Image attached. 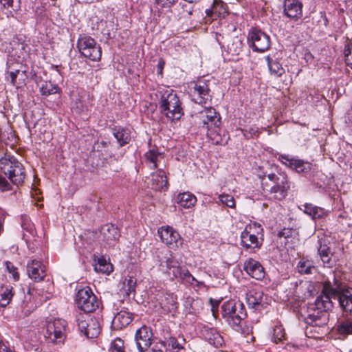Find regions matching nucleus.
Listing matches in <instances>:
<instances>
[{
    "instance_id": "obj_1",
    "label": "nucleus",
    "mask_w": 352,
    "mask_h": 352,
    "mask_svg": "<svg viewBox=\"0 0 352 352\" xmlns=\"http://www.w3.org/2000/svg\"><path fill=\"white\" fill-rule=\"evenodd\" d=\"M332 299L338 300L344 311L352 313V288H346L334 277L332 283L327 280L324 283L320 295L309 305L306 323L317 327L325 325L329 319L327 311L333 307Z\"/></svg>"
},
{
    "instance_id": "obj_2",
    "label": "nucleus",
    "mask_w": 352,
    "mask_h": 352,
    "mask_svg": "<svg viewBox=\"0 0 352 352\" xmlns=\"http://www.w3.org/2000/svg\"><path fill=\"white\" fill-rule=\"evenodd\" d=\"M25 174L23 164L14 157H3L0 160V192H4L18 187L25 179Z\"/></svg>"
},
{
    "instance_id": "obj_3",
    "label": "nucleus",
    "mask_w": 352,
    "mask_h": 352,
    "mask_svg": "<svg viewBox=\"0 0 352 352\" xmlns=\"http://www.w3.org/2000/svg\"><path fill=\"white\" fill-rule=\"evenodd\" d=\"M221 314L232 329L238 332L242 331L243 320L247 316L242 302L234 300L224 302L221 305Z\"/></svg>"
},
{
    "instance_id": "obj_4",
    "label": "nucleus",
    "mask_w": 352,
    "mask_h": 352,
    "mask_svg": "<svg viewBox=\"0 0 352 352\" xmlns=\"http://www.w3.org/2000/svg\"><path fill=\"white\" fill-rule=\"evenodd\" d=\"M159 109L162 114L171 120H178L184 115L179 99L173 90H167L162 94Z\"/></svg>"
},
{
    "instance_id": "obj_5",
    "label": "nucleus",
    "mask_w": 352,
    "mask_h": 352,
    "mask_svg": "<svg viewBox=\"0 0 352 352\" xmlns=\"http://www.w3.org/2000/svg\"><path fill=\"white\" fill-rule=\"evenodd\" d=\"M263 228L254 223L247 225L241 234V245L246 250L260 248L263 241Z\"/></svg>"
},
{
    "instance_id": "obj_6",
    "label": "nucleus",
    "mask_w": 352,
    "mask_h": 352,
    "mask_svg": "<svg viewBox=\"0 0 352 352\" xmlns=\"http://www.w3.org/2000/svg\"><path fill=\"white\" fill-rule=\"evenodd\" d=\"M77 47L82 56L92 61H98L101 58V47L90 36L85 34H80Z\"/></svg>"
},
{
    "instance_id": "obj_7",
    "label": "nucleus",
    "mask_w": 352,
    "mask_h": 352,
    "mask_svg": "<svg viewBox=\"0 0 352 352\" xmlns=\"http://www.w3.org/2000/svg\"><path fill=\"white\" fill-rule=\"evenodd\" d=\"M267 177L273 183V185L268 190L270 199L280 201L285 198L289 189L287 176L285 174L278 175L274 173H270Z\"/></svg>"
},
{
    "instance_id": "obj_8",
    "label": "nucleus",
    "mask_w": 352,
    "mask_h": 352,
    "mask_svg": "<svg viewBox=\"0 0 352 352\" xmlns=\"http://www.w3.org/2000/svg\"><path fill=\"white\" fill-rule=\"evenodd\" d=\"M77 307L86 313H91L99 307V301L89 287L78 290L76 296Z\"/></svg>"
},
{
    "instance_id": "obj_9",
    "label": "nucleus",
    "mask_w": 352,
    "mask_h": 352,
    "mask_svg": "<svg viewBox=\"0 0 352 352\" xmlns=\"http://www.w3.org/2000/svg\"><path fill=\"white\" fill-rule=\"evenodd\" d=\"M165 259L164 261L161 262L160 267L163 268L164 267V263H165L167 273L172 274L174 277L180 278L189 283L192 284L193 282H196L197 285L199 284L188 270L179 265L178 262L173 258L170 254L166 255Z\"/></svg>"
},
{
    "instance_id": "obj_10",
    "label": "nucleus",
    "mask_w": 352,
    "mask_h": 352,
    "mask_svg": "<svg viewBox=\"0 0 352 352\" xmlns=\"http://www.w3.org/2000/svg\"><path fill=\"white\" fill-rule=\"evenodd\" d=\"M79 331L89 339L96 338L100 333V324L98 318L89 315H80L78 319Z\"/></svg>"
},
{
    "instance_id": "obj_11",
    "label": "nucleus",
    "mask_w": 352,
    "mask_h": 352,
    "mask_svg": "<svg viewBox=\"0 0 352 352\" xmlns=\"http://www.w3.org/2000/svg\"><path fill=\"white\" fill-rule=\"evenodd\" d=\"M248 40L250 46L254 52H264L271 45L270 36L256 28H252L250 30Z\"/></svg>"
},
{
    "instance_id": "obj_12",
    "label": "nucleus",
    "mask_w": 352,
    "mask_h": 352,
    "mask_svg": "<svg viewBox=\"0 0 352 352\" xmlns=\"http://www.w3.org/2000/svg\"><path fill=\"white\" fill-rule=\"evenodd\" d=\"M66 321L62 319L48 322L44 334L45 338L56 344L63 342L66 337Z\"/></svg>"
},
{
    "instance_id": "obj_13",
    "label": "nucleus",
    "mask_w": 352,
    "mask_h": 352,
    "mask_svg": "<svg viewBox=\"0 0 352 352\" xmlns=\"http://www.w3.org/2000/svg\"><path fill=\"white\" fill-rule=\"evenodd\" d=\"M318 253L324 267L331 268L335 266L341 258L342 249H339L338 252H333L331 248L326 243V241L323 239L318 240Z\"/></svg>"
},
{
    "instance_id": "obj_14",
    "label": "nucleus",
    "mask_w": 352,
    "mask_h": 352,
    "mask_svg": "<svg viewBox=\"0 0 352 352\" xmlns=\"http://www.w3.org/2000/svg\"><path fill=\"white\" fill-rule=\"evenodd\" d=\"M192 96V100L200 104H206L211 100L210 89L206 80H199L194 84Z\"/></svg>"
},
{
    "instance_id": "obj_15",
    "label": "nucleus",
    "mask_w": 352,
    "mask_h": 352,
    "mask_svg": "<svg viewBox=\"0 0 352 352\" xmlns=\"http://www.w3.org/2000/svg\"><path fill=\"white\" fill-rule=\"evenodd\" d=\"M158 234L162 241L171 248H179L183 244L179 234L171 227H162L158 230Z\"/></svg>"
},
{
    "instance_id": "obj_16",
    "label": "nucleus",
    "mask_w": 352,
    "mask_h": 352,
    "mask_svg": "<svg viewBox=\"0 0 352 352\" xmlns=\"http://www.w3.org/2000/svg\"><path fill=\"white\" fill-rule=\"evenodd\" d=\"M152 337L151 329L145 325L136 331L135 340L140 352H144L149 348L151 344Z\"/></svg>"
},
{
    "instance_id": "obj_17",
    "label": "nucleus",
    "mask_w": 352,
    "mask_h": 352,
    "mask_svg": "<svg viewBox=\"0 0 352 352\" xmlns=\"http://www.w3.org/2000/svg\"><path fill=\"white\" fill-rule=\"evenodd\" d=\"M202 120L203 127L209 130L212 127H219L221 117L218 112L212 107L205 108L199 112Z\"/></svg>"
},
{
    "instance_id": "obj_18",
    "label": "nucleus",
    "mask_w": 352,
    "mask_h": 352,
    "mask_svg": "<svg viewBox=\"0 0 352 352\" xmlns=\"http://www.w3.org/2000/svg\"><path fill=\"white\" fill-rule=\"evenodd\" d=\"M28 276L35 282H41L46 276L45 267L41 261L34 259L27 264Z\"/></svg>"
},
{
    "instance_id": "obj_19",
    "label": "nucleus",
    "mask_w": 352,
    "mask_h": 352,
    "mask_svg": "<svg viewBox=\"0 0 352 352\" xmlns=\"http://www.w3.org/2000/svg\"><path fill=\"white\" fill-rule=\"evenodd\" d=\"M283 8L289 18L298 19L302 15V3L299 0H284Z\"/></svg>"
},
{
    "instance_id": "obj_20",
    "label": "nucleus",
    "mask_w": 352,
    "mask_h": 352,
    "mask_svg": "<svg viewBox=\"0 0 352 352\" xmlns=\"http://www.w3.org/2000/svg\"><path fill=\"white\" fill-rule=\"evenodd\" d=\"M244 270L252 278L256 280H263L265 272L261 263L252 258H250L244 263Z\"/></svg>"
},
{
    "instance_id": "obj_21",
    "label": "nucleus",
    "mask_w": 352,
    "mask_h": 352,
    "mask_svg": "<svg viewBox=\"0 0 352 352\" xmlns=\"http://www.w3.org/2000/svg\"><path fill=\"white\" fill-rule=\"evenodd\" d=\"M100 233L101 239L108 244L116 241L120 236L118 228L111 223L103 225L100 228Z\"/></svg>"
},
{
    "instance_id": "obj_22",
    "label": "nucleus",
    "mask_w": 352,
    "mask_h": 352,
    "mask_svg": "<svg viewBox=\"0 0 352 352\" xmlns=\"http://www.w3.org/2000/svg\"><path fill=\"white\" fill-rule=\"evenodd\" d=\"M145 162L151 169L157 168L164 160V154L157 147L151 148L145 154Z\"/></svg>"
},
{
    "instance_id": "obj_23",
    "label": "nucleus",
    "mask_w": 352,
    "mask_h": 352,
    "mask_svg": "<svg viewBox=\"0 0 352 352\" xmlns=\"http://www.w3.org/2000/svg\"><path fill=\"white\" fill-rule=\"evenodd\" d=\"M151 187L157 191L166 190L168 188V180L166 173L162 169H159L156 173L151 175Z\"/></svg>"
},
{
    "instance_id": "obj_24",
    "label": "nucleus",
    "mask_w": 352,
    "mask_h": 352,
    "mask_svg": "<svg viewBox=\"0 0 352 352\" xmlns=\"http://www.w3.org/2000/svg\"><path fill=\"white\" fill-rule=\"evenodd\" d=\"M185 343L186 340L184 338H181L177 339L173 336L164 338V340L161 341V344L165 347L166 350L170 351L171 352H182L184 351V345Z\"/></svg>"
},
{
    "instance_id": "obj_25",
    "label": "nucleus",
    "mask_w": 352,
    "mask_h": 352,
    "mask_svg": "<svg viewBox=\"0 0 352 352\" xmlns=\"http://www.w3.org/2000/svg\"><path fill=\"white\" fill-rule=\"evenodd\" d=\"M133 319V314L126 310H121L114 317L112 324L116 329H122L128 326Z\"/></svg>"
},
{
    "instance_id": "obj_26",
    "label": "nucleus",
    "mask_w": 352,
    "mask_h": 352,
    "mask_svg": "<svg viewBox=\"0 0 352 352\" xmlns=\"http://www.w3.org/2000/svg\"><path fill=\"white\" fill-rule=\"evenodd\" d=\"M227 6L222 1L214 0L210 8L206 10V16L211 18H224L227 14Z\"/></svg>"
},
{
    "instance_id": "obj_27",
    "label": "nucleus",
    "mask_w": 352,
    "mask_h": 352,
    "mask_svg": "<svg viewBox=\"0 0 352 352\" xmlns=\"http://www.w3.org/2000/svg\"><path fill=\"white\" fill-rule=\"evenodd\" d=\"M263 293L261 289L250 290L246 296V302L249 307L258 309L263 307Z\"/></svg>"
},
{
    "instance_id": "obj_28",
    "label": "nucleus",
    "mask_w": 352,
    "mask_h": 352,
    "mask_svg": "<svg viewBox=\"0 0 352 352\" xmlns=\"http://www.w3.org/2000/svg\"><path fill=\"white\" fill-rule=\"evenodd\" d=\"M302 206L304 212L311 216L314 220L322 219L327 215V211L324 208L311 204H305Z\"/></svg>"
},
{
    "instance_id": "obj_29",
    "label": "nucleus",
    "mask_w": 352,
    "mask_h": 352,
    "mask_svg": "<svg viewBox=\"0 0 352 352\" xmlns=\"http://www.w3.org/2000/svg\"><path fill=\"white\" fill-rule=\"evenodd\" d=\"M14 295L13 287L10 285H2L0 287V307H6Z\"/></svg>"
},
{
    "instance_id": "obj_30",
    "label": "nucleus",
    "mask_w": 352,
    "mask_h": 352,
    "mask_svg": "<svg viewBox=\"0 0 352 352\" xmlns=\"http://www.w3.org/2000/svg\"><path fill=\"white\" fill-rule=\"evenodd\" d=\"M205 337L209 344L217 348L221 346L224 343L223 337L214 329H210L207 330Z\"/></svg>"
},
{
    "instance_id": "obj_31",
    "label": "nucleus",
    "mask_w": 352,
    "mask_h": 352,
    "mask_svg": "<svg viewBox=\"0 0 352 352\" xmlns=\"http://www.w3.org/2000/svg\"><path fill=\"white\" fill-rule=\"evenodd\" d=\"M113 135L120 146L127 144L131 140L130 131L126 128L115 129Z\"/></svg>"
},
{
    "instance_id": "obj_32",
    "label": "nucleus",
    "mask_w": 352,
    "mask_h": 352,
    "mask_svg": "<svg viewBox=\"0 0 352 352\" xmlns=\"http://www.w3.org/2000/svg\"><path fill=\"white\" fill-rule=\"evenodd\" d=\"M265 60L267 61L269 70L272 74H274L277 77H280L285 73V69L280 63L277 60L274 59L270 54L265 57Z\"/></svg>"
},
{
    "instance_id": "obj_33",
    "label": "nucleus",
    "mask_w": 352,
    "mask_h": 352,
    "mask_svg": "<svg viewBox=\"0 0 352 352\" xmlns=\"http://www.w3.org/2000/svg\"><path fill=\"white\" fill-rule=\"evenodd\" d=\"M196 201L195 196L190 192L180 193L177 197V204L185 208H190L194 206Z\"/></svg>"
},
{
    "instance_id": "obj_34",
    "label": "nucleus",
    "mask_w": 352,
    "mask_h": 352,
    "mask_svg": "<svg viewBox=\"0 0 352 352\" xmlns=\"http://www.w3.org/2000/svg\"><path fill=\"white\" fill-rule=\"evenodd\" d=\"M136 283L137 280L133 276L125 278L123 282L122 289L127 296L130 297L131 295L133 297L135 296Z\"/></svg>"
},
{
    "instance_id": "obj_35",
    "label": "nucleus",
    "mask_w": 352,
    "mask_h": 352,
    "mask_svg": "<svg viewBox=\"0 0 352 352\" xmlns=\"http://www.w3.org/2000/svg\"><path fill=\"white\" fill-rule=\"evenodd\" d=\"M94 270L98 272L109 274L113 271V265L107 262L104 258L100 257L97 260L94 265Z\"/></svg>"
},
{
    "instance_id": "obj_36",
    "label": "nucleus",
    "mask_w": 352,
    "mask_h": 352,
    "mask_svg": "<svg viewBox=\"0 0 352 352\" xmlns=\"http://www.w3.org/2000/svg\"><path fill=\"white\" fill-rule=\"evenodd\" d=\"M337 330L340 335L352 334V319H344L339 322Z\"/></svg>"
},
{
    "instance_id": "obj_37",
    "label": "nucleus",
    "mask_w": 352,
    "mask_h": 352,
    "mask_svg": "<svg viewBox=\"0 0 352 352\" xmlns=\"http://www.w3.org/2000/svg\"><path fill=\"white\" fill-rule=\"evenodd\" d=\"M243 44L242 41L237 36L234 37L228 45L229 52L233 55H238L242 51Z\"/></svg>"
},
{
    "instance_id": "obj_38",
    "label": "nucleus",
    "mask_w": 352,
    "mask_h": 352,
    "mask_svg": "<svg viewBox=\"0 0 352 352\" xmlns=\"http://www.w3.org/2000/svg\"><path fill=\"white\" fill-rule=\"evenodd\" d=\"M292 168L298 173H307L311 170V164L307 162L295 158Z\"/></svg>"
},
{
    "instance_id": "obj_39",
    "label": "nucleus",
    "mask_w": 352,
    "mask_h": 352,
    "mask_svg": "<svg viewBox=\"0 0 352 352\" xmlns=\"http://www.w3.org/2000/svg\"><path fill=\"white\" fill-rule=\"evenodd\" d=\"M298 272L303 274H310L313 273L316 268L309 261L300 260L297 265Z\"/></svg>"
},
{
    "instance_id": "obj_40",
    "label": "nucleus",
    "mask_w": 352,
    "mask_h": 352,
    "mask_svg": "<svg viewBox=\"0 0 352 352\" xmlns=\"http://www.w3.org/2000/svg\"><path fill=\"white\" fill-rule=\"evenodd\" d=\"M42 95L49 96L58 91V87L51 82H44L40 88Z\"/></svg>"
},
{
    "instance_id": "obj_41",
    "label": "nucleus",
    "mask_w": 352,
    "mask_h": 352,
    "mask_svg": "<svg viewBox=\"0 0 352 352\" xmlns=\"http://www.w3.org/2000/svg\"><path fill=\"white\" fill-rule=\"evenodd\" d=\"M295 233L296 231L292 228H285L283 230L278 231L277 233V236L280 240L283 239V241L280 242L282 244L284 243L285 245H287L288 243V239L292 238Z\"/></svg>"
},
{
    "instance_id": "obj_42",
    "label": "nucleus",
    "mask_w": 352,
    "mask_h": 352,
    "mask_svg": "<svg viewBox=\"0 0 352 352\" xmlns=\"http://www.w3.org/2000/svg\"><path fill=\"white\" fill-rule=\"evenodd\" d=\"M109 351V352H125L124 341L119 338H117L115 340H113L110 344Z\"/></svg>"
},
{
    "instance_id": "obj_43",
    "label": "nucleus",
    "mask_w": 352,
    "mask_h": 352,
    "mask_svg": "<svg viewBox=\"0 0 352 352\" xmlns=\"http://www.w3.org/2000/svg\"><path fill=\"white\" fill-rule=\"evenodd\" d=\"M21 227L23 230L30 234H34V226L30 219L26 216L21 217Z\"/></svg>"
},
{
    "instance_id": "obj_44",
    "label": "nucleus",
    "mask_w": 352,
    "mask_h": 352,
    "mask_svg": "<svg viewBox=\"0 0 352 352\" xmlns=\"http://www.w3.org/2000/svg\"><path fill=\"white\" fill-rule=\"evenodd\" d=\"M272 339L274 342L278 343L285 338V331L282 326H276L274 328Z\"/></svg>"
},
{
    "instance_id": "obj_45",
    "label": "nucleus",
    "mask_w": 352,
    "mask_h": 352,
    "mask_svg": "<svg viewBox=\"0 0 352 352\" xmlns=\"http://www.w3.org/2000/svg\"><path fill=\"white\" fill-rule=\"evenodd\" d=\"M220 201L230 208L235 207V201L232 196L230 195H221L219 196Z\"/></svg>"
},
{
    "instance_id": "obj_46",
    "label": "nucleus",
    "mask_w": 352,
    "mask_h": 352,
    "mask_svg": "<svg viewBox=\"0 0 352 352\" xmlns=\"http://www.w3.org/2000/svg\"><path fill=\"white\" fill-rule=\"evenodd\" d=\"M5 264L8 272L12 274L14 279L19 280V274L17 272V268L10 261H6Z\"/></svg>"
},
{
    "instance_id": "obj_47",
    "label": "nucleus",
    "mask_w": 352,
    "mask_h": 352,
    "mask_svg": "<svg viewBox=\"0 0 352 352\" xmlns=\"http://www.w3.org/2000/svg\"><path fill=\"white\" fill-rule=\"evenodd\" d=\"M344 58L346 65L352 69V45L344 50Z\"/></svg>"
},
{
    "instance_id": "obj_48",
    "label": "nucleus",
    "mask_w": 352,
    "mask_h": 352,
    "mask_svg": "<svg viewBox=\"0 0 352 352\" xmlns=\"http://www.w3.org/2000/svg\"><path fill=\"white\" fill-rule=\"evenodd\" d=\"M278 159L283 164H285L289 168H292V164L295 160L294 157H290L289 155H280Z\"/></svg>"
},
{
    "instance_id": "obj_49",
    "label": "nucleus",
    "mask_w": 352,
    "mask_h": 352,
    "mask_svg": "<svg viewBox=\"0 0 352 352\" xmlns=\"http://www.w3.org/2000/svg\"><path fill=\"white\" fill-rule=\"evenodd\" d=\"M177 0H156V2L158 5L163 7H170Z\"/></svg>"
},
{
    "instance_id": "obj_50",
    "label": "nucleus",
    "mask_w": 352,
    "mask_h": 352,
    "mask_svg": "<svg viewBox=\"0 0 352 352\" xmlns=\"http://www.w3.org/2000/svg\"><path fill=\"white\" fill-rule=\"evenodd\" d=\"M1 3L6 8H13V0H1Z\"/></svg>"
},
{
    "instance_id": "obj_51",
    "label": "nucleus",
    "mask_w": 352,
    "mask_h": 352,
    "mask_svg": "<svg viewBox=\"0 0 352 352\" xmlns=\"http://www.w3.org/2000/svg\"><path fill=\"white\" fill-rule=\"evenodd\" d=\"M0 352H14L8 347L3 342L0 341Z\"/></svg>"
},
{
    "instance_id": "obj_52",
    "label": "nucleus",
    "mask_w": 352,
    "mask_h": 352,
    "mask_svg": "<svg viewBox=\"0 0 352 352\" xmlns=\"http://www.w3.org/2000/svg\"><path fill=\"white\" fill-rule=\"evenodd\" d=\"M19 73V70H16L15 72H11L10 74L12 83L14 85L16 82V79L17 77L18 74Z\"/></svg>"
},
{
    "instance_id": "obj_53",
    "label": "nucleus",
    "mask_w": 352,
    "mask_h": 352,
    "mask_svg": "<svg viewBox=\"0 0 352 352\" xmlns=\"http://www.w3.org/2000/svg\"><path fill=\"white\" fill-rule=\"evenodd\" d=\"M164 62L162 60H160L158 63V65H157V67L160 69V74H162V69H163V67H164Z\"/></svg>"
},
{
    "instance_id": "obj_54",
    "label": "nucleus",
    "mask_w": 352,
    "mask_h": 352,
    "mask_svg": "<svg viewBox=\"0 0 352 352\" xmlns=\"http://www.w3.org/2000/svg\"><path fill=\"white\" fill-rule=\"evenodd\" d=\"M149 352H164L163 350L155 345Z\"/></svg>"
},
{
    "instance_id": "obj_55",
    "label": "nucleus",
    "mask_w": 352,
    "mask_h": 352,
    "mask_svg": "<svg viewBox=\"0 0 352 352\" xmlns=\"http://www.w3.org/2000/svg\"><path fill=\"white\" fill-rule=\"evenodd\" d=\"M185 1L188 2V3H193V2L197 1L198 0H185Z\"/></svg>"
},
{
    "instance_id": "obj_56",
    "label": "nucleus",
    "mask_w": 352,
    "mask_h": 352,
    "mask_svg": "<svg viewBox=\"0 0 352 352\" xmlns=\"http://www.w3.org/2000/svg\"><path fill=\"white\" fill-rule=\"evenodd\" d=\"M2 228H3V225H2L1 222L0 221V234L1 233Z\"/></svg>"
},
{
    "instance_id": "obj_57",
    "label": "nucleus",
    "mask_w": 352,
    "mask_h": 352,
    "mask_svg": "<svg viewBox=\"0 0 352 352\" xmlns=\"http://www.w3.org/2000/svg\"><path fill=\"white\" fill-rule=\"evenodd\" d=\"M172 302H173V303L171 304V305L173 306L174 304H175V301H174V300L173 298H172Z\"/></svg>"
},
{
    "instance_id": "obj_58",
    "label": "nucleus",
    "mask_w": 352,
    "mask_h": 352,
    "mask_svg": "<svg viewBox=\"0 0 352 352\" xmlns=\"http://www.w3.org/2000/svg\"><path fill=\"white\" fill-rule=\"evenodd\" d=\"M188 14H192V12H191V11H189V12H188Z\"/></svg>"
}]
</instances>
